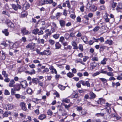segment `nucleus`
<instances>
[{"mask_svg":"<svg viewBox=\"0 0 122 122\" xmlns=\"http://www.w3.org/2000/svg\"><path fill=\"white\" fill-rule=\"evenodd\" d=\"M3 106L4 108L7 110L11 109L15 107V106L11 104L8 105L6 104H4L3 105Z\"/></svg>","mask_w":122,"mask_h":122,"instance_id":"nucleus-1","label":"nucleus"},{"mask_svg":"<svg viewBox=\"0 0 122 122\" xmlns=\"http://www.w3.org/2000/svg\"><path fill=\"white\" fill-rule=\"evenodd\" d=\"M35 44V43L33 42L30 43L26 46V47L27 49L30 48L31 50L34 51L35 50L34 49Z\"/></svg>","mask_w":122,"mask_h":122,"instance_id":"nucleus-2","label":"nucleus"},{"mask_svg":"<svg viewBox=\"0 0 122 122\" xmlns=\"http://www.w3.org/2000/svg\"><path fill=\"white\" fill-rule=\"evenodd\" d=\"M20 84L22 87L24 88H25L28 86V84L26 81L25 80L21 81L20 82Z\"/></svg>","mask_w":122,"mask_h":122,"instance_id":"nucleus-3","label":"nucleus"},{"mask_svg":"<svg viewBox=\"0 0 122 122\" xmlns=\"http://www.w3.org/2000/svg\"><path fill=\"white\" fill-rule=\"evenodd\" d=\"M20 105L22 109L24 111H26L27 108L26 107V104L24 102H21L20 103Z\"/></svg>","mask_w":122,"mask_h":122,"instance_id":"nucleus-4","label":"nucleus"},{"mask_svg":"<svg viewBox=\"0 0 122 122\" xmlns=\"http://www.w3.org/2000/svg\"><path fill=\"white\" fill-rule=\"evenodd\" d=\"M30 6V5L28 3H25L23 5L22 9L24 10H25L29 9Z\"/></svg>","mask_w":122,"mask_h":122,"instance_id":"nucleus-5","label":"nucleus"},{"mask_svg":"<svg viewBox=\"0 0 122 122\" xmlns=\"http://www.w3.org/2000/svg\"><path fill=\"white\" fill-rule=\"evenodd\" d=\"M22 32L24 35H28L30 34V32L28 30H26L25 28H23L21 30Z\"/></svg>","mask_w":122,"mask_h":122,"instance_id":"nucleus-6","label":"nucleus"},{"mask_svg":"<svg viewBox=\"0 0 122 122\" xmlns=\"http://www.w3.org/2000/svg\"><path fill=\"white\" fill-rule=\"evenodd\" d=\"M111 106V104H109L108 103H106V108L108 110L107 108L108 107L109 108V109L107 111L109 113H110L111 112V109L110 107Z\"/></svg>","mask_w":122,"mask_h":122,"instance_id":"nucleus-7","label":"nucleus"},{"mask_svg":"<svg viewBox=\"0 0 122 122\" xmlns=\"http://www.w3.org/2000/svg\"><path fill=\"white\" fill-rule=\"evenodd\" d=\"M105 102V101L104 99L102 98H99V100L97 101V103L98 104L102 105L104 104Z\"/></svg>","mask_w":122,"mask_h":122,"instance_id":"nucleus-8","label":"nucleus"},{"mask_svg":"<svg viewBox=\"0 0 122 122\" xmlns=\"http://www.w3.org/2000/svg\"><path fill=\"white\" fill-rule=\"evenodd\" d=\"M71 45L73 47V49H77L78 47L77 46V44L76 42L74 41H72L71 43Z\"/></svg>","mask_w":122,"mask_h":122,"instance_id":"nucleus-9","label":"nucleus"},{"mask_svg":"<svg viewBox=\"0 0 122 122\" xmlns=\"http://www.w3.org/2000/svg\"><path fill=\"white\" fill-rule=\"evenodd\" d=\"M2 32L6 36H7L9 35V33L8 31V30L7 29H5L3 30Z\"/></svg>","mask_w":122,"mask_h":122,"instance_id":"nucleus-10","label":"nucleus"},{"mask_svg":"<svg viewBox=\"0 0 122 122\" xmlns=\"http://www.w3.org/2000/svg\"><path fill=\"white\" fill-rule=\"evenodd\" d=\"M7 24L8 26L10 28H13L15 27L14 24L10 21L7 22Z\"/></svg>","mask_w":122,"mask_h":122,"instance_id":"nucleus-11","label":"nucleus"},{"mask_svg":"<svg viewBox=\"0 0 122 122\" xmlns=\"http://www.w3.org/2000/svg\"><path fill=\"white\" fill-rule=\"evenodd\" d=\"M59 23L61 26L62 27H64L65 25V21L63 20H59Z\"/></svg>","mask_w":122,"mask_h":122,"instance_id":"nucleus-12","label":"nucleus"},{"mask_svg":"<svg viewBox=\"0 0 122 122\" xmlns=\"http://www.w3.org/2000/svg\"><path fill=\"white\" fill-rule=\"evenodd\" d=\"M108 14L106 13L105 15L104 16V18L105 19V21L107 22H108L109 21V19L108 18Z\"/></svg>","mask_w":122,"mask_h":122,"instance_id":"nucleus-13","label":"nucleus"},{"mask_svg":"<svg viewBox=\"0 0 122 122\" xmlns=\"http://www.w3.org/2000/svg\"><path fill=\"white\" fill-rule=\"evenodd\" d=\"M15 82L13 79L11 80L10 81V83H9V86L10 87H15L14 85V84L15 83Z\"/></svg>","mask_w":122,"mask_h":122,"instance_id":"nucleus-14","label":"nucleus"},{"mask_svg":"<svg viewBox=\"0 0 122 122\" xmlns=\"http://www.w3.org/2000/svg\"><path fill=\"white\" fill-rule=\"evenodd\" d=\"M122 9V3H119L117 6L116 10H117L119 9Z\"/></svg>","mask_w":122,"mask_h":122,"instance_id":"nucleus-15","label":"nucleus"},{"mask_svg":"<svg viewBox=\"0 0 122 122\" xmlns=\"http://www.w3.org/2000/svg\"><path fill=\"white\" fill-rule=\"evenodd\" d=\"M97 8L95 6L92 5L90 8V10L92 12H94L96 11L97 10Z\"/></svg>","mask_w":122,"mask_h":122,"instance_id":"nucleus-16","label":"nucleus"},{"mask_svg":"<svg viewBox=\"0 0 122 122\" xmlns=\"http://www.w3.org/2000/svg\"><path fill=\"white\" fill-rule=\"evenodd\" d=\"M32 82L37 84L39 82L38 79L37 78H34L32 79Z\"/></svg>","mask_w":122,"mask_h":122,"instance_id":"nucleus-17","label":"nucleus"},{"mask_svg":"<svg viewBox=\"0 0 122 122\" xmlns=\"http://www.w3.org/2000/svg\"><path fill=\"white\" fill-rule=\"evenodd\" d=\"M105 42L106 44H108L110 45H112L113 43V42L111 40H107Z\"/></svg>","mask_w":122,"mask_h":122,"instance_id":"nucleus-18","label":"nucleus"},{"mask_svg":"<svg viewBox=\"0 0 122 122\" xmlns=\"http://www.w3.org/2000/svg\"><path fill=\"white\" fill-rule=\"evenodd\" d=\"M46 117V116L44 114L40 115L39 117L38 118L40 120H42Z\"/></svg>","mask_w":122,"mask_h":122,"instance_id":"nucleus-19","label":"nucleus"},{"mask_svg":"<svg viewBox=\"0 0 122 122\" xmlns=\"http://www.w3.org/2000/svg\"><path fill=\"white\" fill-rule=\"evenodd\" d=\"M27 15V12L25 11H23L21 13V16L22 17L26 16Z\"/></svg>","mask_w":122,"mask_h":122,"instance_id":"nucleus-20","label":"nucleus"},{"mask_svg":"<svg viewBox=\"0 0 122 122\" xmlns=\"http://www.w3.org/2000/svg\"><path fill=\"white\" fill-rule=\"evenodd\" d=\"M56 49H58L60 48L61 47V45L59 42H57L55 44Z\"/></svg>","mask_w":122,"mask_h":122,"instance_id":"nucleus-21","label":"nucleus"},{"mask_svg":"<svg viewBox=\"0 0 122 122\" xmlns=\"http://www.w3.org/2000/svg\"><path fill=\"white\" fill-rule=\"evenodd\" d=\"M26 92L29 94H32L33 93L32 90L30 88H28L26 90Z\"/></svg>","mask_w":122,"mask_h":122,"instance_id":"nucleus-22","label":"nucleus"},{"mask_svg":"<svg viewBox=\"0 0 122 122\" xmlns=\"http://www.w3.org/2000/svg\"><path fill=\"white\" fill-rule=\"evenodd\" d=\"M81 39L86 44H88V43L86 42H87L88 41V39L86 37L84 36L83 37H81Z\"/></svg>","mask_w":122,"mask_h":122,"instance_id":"nucleus-23","label":"nucleus"},{"mask_svg":"<svg viewBox=\"0 0 122 122\" xmlns=\"http://www.w3.org/2000/svg\"><path fill=\"white\" fill-rule=\"evenodd\" d=\"M91 65L92 67V69H93L95 67H96L97 64V63L95 62H93L91 63Z\"/></svg>","mask_w":122,"mask_h":122,"instance_id":"nucleus-24","label":"nucleus"},{"mask_svg":"<svg viewBox=\"0 0 122 122\" xmlns=\"http://www.w3.org/2000/svg\"><path fill=\"white\" fill-rule=\"evenodd\" d=\"M107 46H104L103 45H101L100 46V52L102 50L103 51L104 49H106Z\"/></svg>","mask_w":122,"mask_h":122,"instance_id":"nucleus-25","label":"nucleus"},{"mask_svg":"<svg viewBox=\"0 0 122 122\" xmlns=\"http://www.w3.org/2000/svg\"><path fill=\"white\" fill-rule=\"evenodd\" d=\"M72 104L70 103L68 105H67L66 104H64L63 105L64 106L65 108L67 110H69L70 107L71 105Z\"/></svg>","mask_w":122,"mask_h":122,"instance_id":"nucleus-26","label":"nucleus"},{"mask_svg":"<svg viewBox=\"0 0 122 122\" xmlns=\"http://www.w3.org/2000/svg\"><path fill=\"white\" fill-rule=\"evenodd\" d=\"M95 115L97 117H104V114L103 113H98L96 114Z\"/></svg>","mask_w":122,"mask_h":122,"instance_id":"nucleus-27","label":"nucleus"},{"mask_svg":"<svg viewBox=\"0 0 122 122\" xmlns=\"http://www.w3.org/2000/svg\"><path fill=\"white\" fill-rule=\"evenodd\" d=\"M59 88L61 90H64L66 88V87L61 85H59L58 86Z\"/></svg>","mask_w":122,"mask_h":122,"instance_id":"nucleus-28","label":"nucleus"},{"mask_svg":"<svg viewBox=\"0 0 122 122\" xmlns=\"http://www.w3.org/2000/svg\"><path fill=\"white\" fill-rule=\"evenodd\" d=\"M2 74L5 77H8V75L6 73V72L5 71H3L2 72Z\"/></svg>","mask_w":122,"mask_h":122,"instance_id":"nucleus-29","label":"nucleus"},{"mask_svg":"<svg viewBox=\"0 0 122 122\" xmlns=\"http://www.w3.org/2000/svg\"><path fill=\"white\" fill-rule=\"evenodd\" d=\"M107 61V59L106 58H104L101 62V64L102 65H105L106 64V61Z\"/></svg>","mask_w":122,"mask_h":122,"instance_id":"nucleus-30","label":"nucleus"},{"mask_svg":"<svg viewBox=\"0 0 122 122\" xmlns=\"http://www.w3.org/2000/svg\"><path fill=\"white\" fill-rule=\"evenodd\" d=\"M62 101L63 102H65L66 103H68L70 102V100L69 99L67 98L63 99H62Z\"/></svg>","mask_w":122,"mask_h":122,"instance_id":"nucleus-31","label":"nucleus"},{"mask_svg":"<svg viewBox=\"0 0 122 122\" xmlns=\"http://www.w3.org/2000/svg\"><path fill=\"white\" fill-rule=\"evenodd\" d=\"M67 76L70 78H71L74 76V75L72 73L69 72L67 74Z\"/></svg>","mask_w":122,"mask_h":122,"instance_id":"nucleus-32","label":"nucleus"},{"mask_svg":"<svg viewBox=\"0 0 122 122\" xmlns=\"http://www.w3.org/2000/svg\"><path fill=\"white\" fill-rule=\"evenodd\" d=\"M11 6L12 8L14 10L16 11L17 10V5H16L13 4L11 5Z\"/></svg>","mask_w":122,"mask_h":122,"instance_id":"nucleus-33","label":"nucleus"},{"mask_svg":"<svg viewBox=\"0 0 122 122\" xmlns=\"http://www.w3.org/2000/svg\"><path fill=\"white\" fill-rule=\"evenodd\" d=\"M81 115L82 116L83 115H86L87 114V112L85 110H82L81 112Z\"/></svg>","mask_w":122,"mask_h":122,"instance_id":"nucleus-34","label":"nucleus"},{"mask_svg":"<svg viewBox=\"0 0 122 122\" xmlns=\"http://www.w3.org/2000/svg\"><path fill=\"white\" fill-rule=\"evenodd\" d=\"M51 52L49 50L44 51L45 55H49L50 54Z\"/></svg>","mask_w":122,"mask_h":122,"instance_id":"nucleus-35","label":"nucleus"},{"mask_svg":"<svg viewBox=\"0 0 122 122\" xmlns=\"http://www.w3.org/2000/svg\"><path fill=\"white\" fill-rule=\"evenodd\" d=\"M91 60L94 61H97L98 60V58L97 57L94 56L92 57V58Z\"/></svg>","mask_w":122,"mask_h":122,"instance_id":"nucleus-36","label":"nucleus"},{"mask_svg":"<svg viewBox=\"0 0 122 122\" xmlns=\"http://www.w3.org/2000/svg\"><path fill=\"white\" fill-rule=\"evenodd\" d=\"M39 30L38 29H34L33 31V33L35 35L37 34Z\"/></svg>","mask_w":122,"mask_h":122,"instance_id":"nucleus-37","label":"nucleus"},{"mask_svg":"<svg viewBox=\"0 0 122 122\" xmlns=\"http://www.w3.org/2000/svg\"><path fill=\"white\" fill-rule=\"evenodd\" d=\"M117 5V3L116 2H113L112 4V7L113 8V10H114L115 9L114 8L116 7V6Z\"/></svg>","mask_w":122,"mask_h":122,"instance_id":"nucleus-38","label":"nucleus"},{"mask_svg":"<svg viewBox=\"0 0 122 122\" xmlns=\"http://www.w3.org/2000/svg\"><path fill=\"white\" fill-rule=\"evenodd\" d=\"M107 75L109 76H112L114 75L113 73L111 72H107Z\"/></svg>","mask_w":122,"mask_h":122,"instance_id":"nucleus-39","label":"nucleus"},{"mask_svg":"<svg viewBox=\"0 0 122 122\" xmlns=\"http://www.w3.org/2000/svg\"><path fill=\"white\" fill-rule=\"evenodd\" d=\"M60 35L58 34H55L53 36V37L55 39H58Z\"/></svg>","mask_w":122,"mask_h":122,"instance_id":"nucleus-40","label":"nucleus"},{"mask_svg":"<svg viewBox=\"0 0 122 122\" xmlns=\"http://www.w3.org/2000/svg\"><path fill=\"white\" fill-rule=\"evenodd\" d=\"M20 85H17L16 87H15V90L18 91L20 90Z\"/></svg>","mask_w":122,"mask_h":122,"instance_id":"nucleus-41","label":"nucleus"},{"mask_svg":"<svg viewBox=\"0 0 122 122\" xmlns=\"http://www.w3.org/2000/svg\"><path fill=\"white\" fill-rule=\"evenodd\" d=\"M98 41H99L101 42L102 43L104 41V39L102 37H101L100 38H98Z\"/></svg>","mask_w":122,"mask_h":122,"instance_id":"nucleus-42","label":"nucleus"},{"mask_svg":"<svg viewBox=\"0 0 122 122\" xmlns=\"http://www.w3.org/2000/svg\"><path fill=\"white\" fill-rule=\"evenodd\" d=\"M5 54L3 52L0 57V59L2 60H4L5 59Z\"/></svg>","mask_w":122,"mask_h":122,"instance_id":"nucleus-43","label":"nucleus"},{"mask_svg":"<svg viewBox=\"0 0 122 122\" xmlns=\"http://www.w3.org/2000/svg\"><path fill=\"white\" fill-rule=\"evenodd\" d=\"M8 115V112H5V113L3 114V118L7 117Z\"/></svg>","mask_w":122,"mask_h":122,"instance_id":"nucleus-44","label":"nucleus"},{"mask_svg":"<svg viewBox=\"0 0 122 122\" xmlns=\"http://www.w3.org/2000/svg\"><path fill=\"white\" fill-rule=\"evenodd\" d=\"M45 4H50L51 2V0H43Z\"/></svg>","mask_w":122,"mask_h":122,"instance_id":"nucleus-45","label":"nucleus"},{"mask_svg":"<svg viewBox=\"0 0 122 122\" xmlns=\"http://www.w3.org/2000/svg\"><path fill=\"white\" fill-rule=\"evenodd\" d=\"M82 108L81 106L77 107L76 108V109L78 112H80L82 110Z\"/></svg>","mask_w":122,"mask_h":122,"instance_id":"nucleus-46","label":"nucleus"},{"mask_svg":"<svg viewBox=\"0 0 122 122\" xmlns=\"http://www.w3.org/2000/svg\"><path fill=\"white\" fill-rule=\"evenodd\" d=\"M66 3L67 5V7L69 9L71 8V5L69 1L68 0H67L66 1Z\"/></svg>","mask_w":122,"mask_h":122,"instance_id":"nucleus-47","label":"nucleus"},{"mask_svg":"<svg viewBox=\"0 0 122 122\" xmlns=\"http://www.w3.org/2000/svg\"><path fill=\"white\" fill-rule=\"evenodd\" d=\"M99 29V27L97 26L94 28L93 30V31L94 32H96Z\"/></svg>","mask_w":122,"mask_h":122,"instance_id":"nucleus-48","label":"nucleus"},{"mask_svg":"<svg viewBox=\"0 0 122 122\" xmlns=\"http://www.w3.org/2000/svg\"><path fill=\"white\" fill-rule=\"evenodd\" d=\"M37 42L38 43H41L44 44L45 42V41L44 39H41L40 40V41H39V40H38L37 41Z\"/></svg>","mask_w":122,"mask_h":122,"instance_id":"nucleus-49","label":"nucleus"},{"mask_svg":"<svg viewBox=\"0 0 122 122\" xmlns=\"http://www.w3.org/2000/svg\"><path fill=\"white\" fill-rule=\"evenodd\" d=\"M47 114L50 116H51L53 114V112L50 109L47 112Z\"/></svg>","mask_w":122,"mask_h":122,"instance_id":"nucleus-50","label":"nucleus"},{"mask_svg":"<svg viewBox=\"0 0 122 122\" xmlns=\"http://www.w3.org/2000/svg\"><path fill=\"white\" fill-rule=\"evenodd\" d=\"M49 41L50 43L52 45L54 44L55 43L54 41L52 40H49Z\"/></svg>","mask_w":122,"mask_h":122,"instance_id":"nucleus-51","label":"nucleus"},{"mask_svg":"<svg viewBox=\"0 0 122 122\" xmlns=\"http://www.w3.org/2000/svg\"><path fill=\"white\" fill-rule=\"evenodd\" d=\"M65 41V39L63 37L61 36L60 38L59 41L61 42V43Z\"/></svg>","mask_w":122,"mask_h":122,"instance_id":"nucleus-52","label":"nucleus"},{"mask_svg":"<svg viewBox=\"0 0 122 122\" xmlns=\"http://www.w3.org/2000/svg\"><path fill=\"white\" fill-rule=\"evenodd\" d=\"M78 47L79 49L81 51H83V46L82 45H79Z\"/></svg>","mask_w":122,"mask_h":122,"instance_id":"nucleus-53","label":"nucleus"},{"mask_svg":"<svg viewBox=\"0 0 122 122\" xmlns=\"http://www.w3.org/2000/svg\"><path fill=\"white\" fill-rule=\"evenodd\" d=\"M51 3H50V4H52V5L54 7H55L56 5H57V3H56L55 2H54L53 1V0H51Z\"/></svg>","mask_w":122,"mask_h":122,"instance_id":"nucleus-54","label":"nucleus"},{"mask_svg":"<svg viewBox=\"0 0 122 122\" xmlns=\"http://www.w3.org/2000/svg\"><path fill=\"white\" fill-rule=\"evenodd\" d=\"M100 73V71L97 72L96 73H93L92 74V76L93 77H94V76H97V75H98Z\"/></svg>","mask_w":122,"mask_h":122,"instance_id":"nucleus-55","label":"nucleus"},{"mask_svg":"<svg viewBox=\"0 0 122 122\" xmlns=\"http://www.w3.org/2000/svg\"><path fill=\"white\" fill-rule=\"evenodd\" d=\"M89 81H86L85 82V85L87 87H90V84L89 83Z\"/></svg>","mask_w":122,"mask_h":122,"instance_id":"nucleus-56","label":"nucleus"},{"mask_svg":"<svg viewBox=\"0 0 122 122\" xmlns=\"http://www.w3.org/2000/svg\"><path fill=\"white\" fill-rule=\"evenodd\" d=\"M62 15V13L60 12H58L56 14V17L57 18H59Z\"/></svg>","mask_w":122,"mask_h":122,"instance_id":"nucleus-57","label":"nucleus"},{"mask_svg":"<svg viewBox=\"0 0 122 122\" xmlns=\"http://www.w3.org/2000/svg\"><path fill=\"white\" fill-rule=\"evenodd\" d=\"M90 95L92 98H95L96 96L92 92L90 93Z\"/></svg>","mask_w":122,"mask_h":122,"instance_id":"nucleus-58","label":"nucleus"},{"mask_svg":"<svg viewBox=\"0 0 122 122\" xmlns=\"http://www.w3.org/2000/svg\"><path fill=\"white\" fill-rule=\"evenodd\" d=\"M94 42V41H93V39H92V40H90L88 42V43L89 45H92L93 43Z\"/></svg>","mask_w":122,"mask_h":122,"instance_id":"nucleus-59","label":"nucleus"},{"mask_svg":"<svg viewBox=\"0 0 122 122\" xmlns=\"http://www.w3.org/2000/svg\"><path fill=\"white\" fill-rule=\"evenodd\" d=\"M77 22H81V18L80 16H78L76 18Z\"/></svg>","mask_w":122,"mask_h":122,"instance_id":"nucleus-60","label":"nucleus"},{"mask_svg":"<svg viewBox=\"0 0 122 122\" xmlns=\"http://www.w3.org/2000/svg\"><path fill=\"white\" fill-rule=\"evenodd\" d=\"M5 78L4 79V81L6 82H9L10 81V79L8 77Z\"/></svg>","mask_w":122,"mask_h":122,"instance_id":"nucleus-61","label":"nucleus"},{"mask_svg":"<svg viewBox=\"0 0 122 122\" xmlns=\"http://www.w3.org/2000/svg\"><path fill=\"white\" fill-rule=\"evenodd\" d=\"M92 122H101V120L100 119H96L92 120Z\"/></svg>","mask_w":122,"mask_h":122,"instance_id":"nucleus-62","label":"nucleus"},{"mask_svg":"<svg viewBox=\"0 0 122 122\" xmlns=\"http://www.w3.org/2000/svg\"><path fill=\"white\" fill-rule=\"evenodd\" d=\"M4 94L5 95H8L10 94V93L9 92L8 90H5V91Z\"/></svg>","mask_w":122,"mask_h":122,"instance_id":"nucleus-63","label":"nucleus"},{"mask_svg":"<svg viewBox=\"0 0 122 122\" xmlns=\"http://www.w3.org/2000/svg\"><path fill=\"white\" fill-rule=\"evenodd\" d=\"M82 36V34L79 31H78V33L76 35L77 37H81Z\"/></svg>","mask_w":122,"mask_h":122,"instance_id":"nucleus-64","label":"nucleus"}]
</instances>
